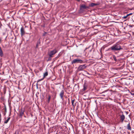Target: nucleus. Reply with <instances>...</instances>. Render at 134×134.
<instances>
[{
    "label": "nucleus",
    "mask_w": 134,
    "mask_h": 134,
    "mask_svg": "<svg viewBox=\"0 0 134 134\" xmlns=\"http://www.w3.org/2000/svg\"><path fill=\"white\" fill-rule=\"evenodd\" d=\"M10 117H8L7 120H5L4 121V123H5V124H7L8 123V121H9V120H10Z\"/></svg>",
    "instance_id": "dca6fc26"
},
{
    "label": "nucleus",
    "mask_w": 134,
    "mask_h": 134,
    "mask_svg": "<svg viewBox=\"0 0 134 134\" xmlns=\"http://www.w3.org/2000/svg\"><path fill=\"white\" fill-rule=\"evenodd\" d=\"M51 98V96L50 95H48V98L47 100V102L48 103H49L50 101V99Z\"/></svg>",
    "instance_id": "2eb2a0df"
},
{
    "label": "nucleus",
    "mask_w": 134,
    "mask_h": 134,
    "mask_svg": "<svg viewBox=\"0 0 134 134\" xmlns=\"http://www.w3.org/2000/svg\"><path fill=\"white\" fill-rule=\"evenodd\" d=\"M86 67L87 66L85 64L82 65H80L78 68V70L79 71H83L84 69H86Z\"/></svg>",
    "instance_id": "423d86ee"
},
{
    "label": "nucleus",
    "mask_w": 134,
    "mask_h": 134,
    "mask_svg": "<svg viewBox=\"0 0 134 134\" xmlns=\"http://www.w3.org/2000/svg\"><path fill=\"white\" fill-rule=\"evenodd\" d=\"M58 52V51L55 49L53 50L50 51L48 52V54L49 56L53 57V55Z\"/></svg>",
    "instance_id": "f03ea898"
},
{
    "label": "nucleus",
    "mask_w": 134,
    "mask_h": 134,
    "mask_svg": "<svg viewBox=\"0 0 134 134\" xmlns=\"http://www.w3.org/2000/svg\"><path fill=\"white\" fill-rule=\"evenodd\" d=\"M64 90H62V91H61L59 94V95L61 98V99H62V100H63V97L64 96Z\"/></svg>",
    "instance_id": "0eeeda50"
},
{
    "label": "nucleus",
    "mask_w": 134,
    "mask_h": 134,
    "mask_svg": "<svg viewBox=\"0 0 134 134\" xmlns=\"http://www.w3.org/2000/svg\"><path fill=\"white\" fill-rule=\"evenodd\" d=\"M131 95H134V93L131 92Z\"/></svg>",
    "instance_id": "bb28decb"
},
{
    "label": "nucleus",
    "mask_w": 134,
    "mask_h": 134,
    "mask_svg": "<svg viewBox=\"0 0 134 134\" xmlns=\"http://www.w3.org/2000/svg\"><path fill=\"white\" fill-rule=\"evenodd\" d=\"M48 75V73L47 71H46L43 74V78H44L46 77Z\"/></svg>",
    "instance_id": "a211bd4d"
},
{
    "label": "nucleus",
    "mask_w": 134,
    "mask_h": 134,
    "mask_svg": "<svg viewBox=\"0 0 134 134\" xmlns=\"http://www.w3.org/2000/svg\"><path fill=\"white\" fill-rule=\"evenodd\" d=\"M120 42H118L114 44L110 47L111 49L113 51H119L122 49L120 44Z\"/></svg>",
    "instance_id": "f257e3e1"
},
{
    "label": "nucleus",
    "mask_w": 134,
    "mask_h": 134,
    "mask_svg": "<svg viewBox=\"0 0 134 134\" xmlns=\"http://www.w3.org/2000/svg\"><path fill=\"white\" fill-rule=\"evenodd\" d=\"M113 58L114 60L116 62L117 60V59L116 58V57L115 55H113Z\"/></svg>",
    "instance_id": "aec40b11"
},
{
    "label": "nucleus",
    "mask_w": 134,
    "mask_h": 134,
    "mask_svg": "<svg viewBox=\"0 0 134 134\" xmlns=\"http://www.w3.org/2000/svg\"><path fill=\"white\" fill-rule=\"evenodd\" d=\"M21 34V36H23L25 34V32L24 28L22 27L20 29Z\"/></svg>",
    "instance_id": "6e6552de"
},
{
    "label": "nucleus",
    "mask_w": 134,
    "mask_h": 134,
    "mask_svg": "<svg viewBox=\"0 0 134 134\" xmlns=\"http://www.w3.org/2000/svg\"><path fill=\"white\" fill-rule=\"evenodd\" d=\"M120 118V122L123 123L124 120L125 119V116L123 113L122 114H120L119 115Z\"/></svg>",
    "instance_id": "39448f33"
},
{
    "label": "nucleus",
    "mask_w": 134,
    "mask_h": 134,
    "mask_svg": "<svg viewBox=\"0 0 134 134\" xmlns=\"http://www.w3.org/2000/svg\"><path fill=\"white\" fill-rule=\"evenodd\" d=\"M40 40H38L37 42V44L36 47V48H38V46L40 44Z\"/></svg>",
    "instance_id": "4468645a"
},
{
    "label": "nucleus",
    "mask_w": 134,
    "mask_h": 134,
    "mask_svg": "<svg viewBox=\"0 0 134 134\" xmlns=\"http://www.w3.org/2000/svg\"><path fill=\"white\" fill-rule=\"evenodd\" d=\"M98 5V4L97 3H92L90 4L88 6H89V7H93L94 6L97 5Z\"/></svg>",
    "instance_id": "f8f14e48"
},
{
    "label": "nucleus",
    "mask_w": 134,
    "mask_h": 134,
    "mask_svg": "<svg viewBox=\"0 0 134 134\" xmlns=\"http://www.w3.org/2000/svg\"><path fill=\"white\" fill-rule=\"evenodd\" d=\"M72 100H73V102H74L75 101V99H74H74H71V101H72Z\"/></svg>",
    "instance_id": "a878e982"
},
{
    "label": "nucleus",
    "mask_w": 134,
    "mask_h": 134,
    "mask_svg": "<svg viewBox=\"0 0 134 134\" xmlns=\"http://www.w3.org/2000/svg\"><path fill=\"white\" fill-rule=\"evenodd\" d=\"M4 110L5 111V112H7V108L6 107H5L4 108Z\"/></svg>",
    "instance_id": "b1692460"
},
{
    "label": "nucleus",
    "mask_w": 134,
    "mask_h": 134,
    "mask_svg": "<svg viewBox=\"0 0 134 134\" xmlns=\"http://www.w3.org/2000/svg\"><path fill=\"white\" fill-rule=\"evenodd\" d=\"M53 57H51L50 56H49V57L48 59V60H51L52 59V58Z\"/></svg>",
    "instance_id": "412c9836"
},
{
    "label": "nucleus",
    "mask_w": 134,
    "mask_h": 134,
    "mask_svg": "<svg viewBox=\"0 0 134 134\" xmlns=\"http://www.w3.org/2000/svg\"><path fill=\"white\" fill-rule=\"evenodd\" d=\"M127 129L131 131V128L130 126V122H129L127 126Z\"/></svg>",
    "instance_id": "9b49d317"
},
{
    "label": "nucleus",
    "mask_w": 134,
    "mask_h": 134,
    "mask_svg": "<svg viewBox=\"0 0 134 134\" xmlns=\"http://www.w3.org/2000/svg\"><path fill=\"white\" fill-rule=\"evenodd\" d=\"M44 79V78L43 77V78H42V79H41L38 80L37 81V83L42 80H43V79Z\"/></svg>",
    "instance_id": "4be33fe9"
},
{
    "label": "nucleus",
    "mask_w": 134,
    "mask_h": 134,
    "mask_svg": "<svg viewBox=\"0 0 134 134\" xmlns=\"http://www.w3.org/2000/svg\"><path fill=\"white\" fill-rule=\"evenodd\" d=\"M83 88L82 89V90L83 91H85L87 89V86L85 84L83 85Z\"/></svg>",
    "instance_id": "f3484780"
},
{
    "label": "nucleus",
    "mask_w": 134,
    "mask_h": 134,
    "mask_svg": "<svg viewBox=\"0 0 134 134\" xmlns=\"http://www.w3.org/2000/svg\"><path fill=\"white\" fill-rule=\"evenodd\" d=\"M3 55V53L1 47L0 46V56L2 57Z\"/></svg>",
    "instance_id": "ddd939ff"
},
{
    "label": "nucleus",
    "mask_w": 134,
    "mask_h": 134,
    "mask_svg": "<svg viewBox=\"0 0 134 134\" xmlns=\"http://www.w3.org/2000/svg\"><path fill=\"white\" fill-rule=\"evenodd\" d=\"M84 61L81 59H74L71 62L72 64L76 63H83Z\"/></svg>",
    "instance_id": "7ed1b4c3"
},
{
    "label": "nucleus",
    "mask_w": 134,
    "mask_h": 134,
    "mask_svg": "<svg viewBox=\"0 0 134 134\" xmlns=\"http://www.w3.org/2000/svg\"><path fill=\"white\" fill-rule=\"evenodd\" d=\"M56 96V95H55V96Z\"/></svg>",
    "instance_id": "c85d7f7f"
},
{
    "label": "nucleus",
    "mask_w": 134,
    "mask_h": 134,
    "mask_svg": "<svg viewBox=\"0 0 134 134\" xmlns=\"http://www.w3.org/2000/svg\"><path fill=\"white\" fill-rule=\"evenodd\" d=\"M2 39L0 38V43H1L2 42Z\"/></svg>",
    "instance_id": "393cba45"
},
{
    "label": "nucleus",
    "mask_w": 134,
    "mask_h": 134,
    "mask_svg": "<svg viewBox=\"0 0 134 134\" xmlns=\"http://www.w3.org/2000/svg\"><path fill=\"white\" fill-rule=\"evenodd\" d=\"M89 8V6L87 5L86 4H82L80 6V10H81Z\"/></svg>",
    "instance_id": "20e7f679"
},
{
    "label": "nucleus",
    "mask_w": 134,
    "mask_h": 134,
    "mask_svg": "<svg viewBox=\"0 0 134 134\" xmlns=\"http://www.w3.org/2000/svg\"><path fill=\"white\" fill-rule=\"evenodd\" d=\"M133 26V25H129V26L130 27H132Z\"/></svg>",
    "instance_id": "cd10ccee"
},
{
    "label": "nucleus",
    "mask_w": 134,
    "mask_h": 134,
    "mask_svg": "<svg viewBox=\"0 0 134 134\" xmlns=\"http://www.w3.org/2000/svg\"><path fill=\"white\" fill-rule=\"evenodd\" d=\"M71 103L72 106L74 108L75 106L76 105V103H74V102H73V100L71 101Z\"/></svg>",
    "instance_id": "6ab92c4d"
},
{
    "label": "nucleus",
    "mask_w": 134,
    "mask_h": 134,
    "mask_svg": "<svg viewBox=\"0 0 134 134\" xmlns=\"http://www.w3.org/2000/svg\"><path fill=\"white\" fill-rule=\"evenodd\" d=\"M24 111L21 109L20 112L19 114V116L21 117V118H22V116L24 115Z\"/></svg>",
    "instance_id": "9d476101"
},
{
    "label": "nucleus",
    "mask_w": 134,
    "mask_h": 134,
    "mask_svg": "<svg viewBox=\"0 0 134 134\" xmlns=\"http://www.w3.org/2000/svg\"><path fill=\"white\" fill-rule=\"evenodd\" d=\"M133 14V13H131L129 14H127L126 16H124L122 17V18L124 19H126L127 18L128 19H129V17H128V16L130 15H132Z\"/></svg>",
    "instance_id": "1a4fd4ad"
},
{
    "label": "nucleus",
    "mask_w": 134,
    "mask_h": 134,
    "mask_svg": "<svg viewBox=\"0 0 134 134\" xmlns=\"http://www.w3.org/2000/svg\"><path fill=\"white\" fill-rule=\"evenodd\" d=\"M14 134H18V131H15V133Z\"/></svg>",
    "instance_id": "5701e85b"
}]
</instances>
